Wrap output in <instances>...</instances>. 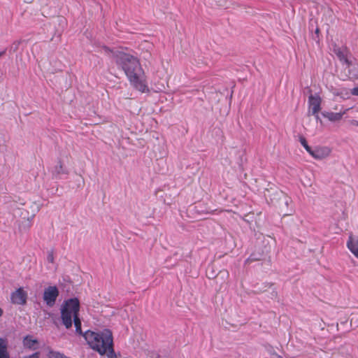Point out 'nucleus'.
Listing matches in <instances>:
<instances>
[{
	"label": "nucleus",
	"mask_w": 358,
	"mask_h": 358,
	"mask_svg": "<svg viewBox=\"0 0 358 358\" xmlns=\"http://www.w3.org/2000/svg\"><path fill=\"white\" fill-rule=\"evenodd\" d=\"M103 52L115 59L134 89L141 93L149 92L147 77L137 57L124 50H113L106 46L103 47Z\"/></svg>",
	"instance_id": "1"
},
{
	"label": "nucleus",
	"mask_w": 358,
	"mask_h": 358,
	"mask_svg": "<svg viewBox=\"0 0 358 358\" xmlns=\"http://www.w3.org/2000/svg\"><path fill=\"white\" fill-rule=\"evenodd\" d=\"M84 337L89 346L101 355H107L111 358L114 353L113 337L108 329L99 331H87Z\"/></svg>",
	"instance_id": "2"
},
{
	"label": "nucleus",
	"mask_w": 358,
	"mask_h": 358,
	"mask_svg": "<svg viewBox=\"0 0 358 358\" xmlns=\"http://www.w3.org/2000/svg\"><path fill=\"white\" fill-rule=\"evenodd\" d=\"M79 310L80 302L77 298L66 300L61 306V319L66 329L71 327L73 321L76 333L81 334V321L78 317Z\"/></svg>",
	"instance_id": "3"
},
{
	"label": "nucleus",
	"mask_w": 358,
	"mask_h": 358,
	"mask_svg": "<svg viewBox=\"0 0 358 358\" xmlns=\"http://www.w3.org/2000/svg\"><path fill=\"white\" fill-rule=\"evenodd\" d=\"M59 296V290L56 286H49L43 292V301L49 307H52Z\"/></svg>",
	"instance_id": "4"
},
{
	"label": "nucleus",
	"mask_w": 358,
	"mask_h": 358,
	"mask_svg": "<svg viewBox=\"0 0 358 358\" xmlns=\"http://www.w3.org/2000/svg\"><path fill=\"white\" fill-rule=\"evenodd\" d=\"M321 103L322 100L319 95L311 94L308 97V109L309 111L312 113L313 115H316L318 117V113L321 109Z\"/></svg>",
	"instance_id": "5"
},
{
	"label": "nucleus",
	"mask_w": 358,
	"mask_h": 358,
	"mask_svg": "<svg viewBox=\"0 0 358 358\" xmlns=\"http://www.w3.org/2000/svg\"><path fill=\"white\" fill-rule=\"evenodd\" d=\"M27 293L22 287L18 288L17 290L11 293V302L17 305H24L27 303Z\"/></svg>",
	"instance_id": "6"
},
{
	"label": "nucleus",
	"mask_w": 358,
	"mask_h": 358,
	"mask_svg": "<svg viewBox=\"0 0 358 358\" xmlns=\"http://www.w3.org/2000/svg\"><path fill=\"white\" fill-rule=\"evenodd\" d=\"M331 150L327 146H318L312 149L309 153L314 159H323L331 154Z\"/></svg>",
	"instance_id": "7"
},
{
	"label": "nucleus",
	"mask_w": 358,
	"mask_h": 358,
	"mask_svg": "<svg viewBox=\"0 0 358 358\" xmlns=\"http://www.w3.org/2000/svg\"><path fill=\"white\" fill-rule=\"evenodd\" d=\"M333 52L336 55L341 62L345 63L346 65H350V61L348 59L350 52L346 47H339L336 45H334Z\"/></svg>",
	"instance_id": "8"
},
{
	"label": "nucleus",
	"mask_w": 358,
	"mask_h": 358,
	"mask_svg": "<svg viewBox=\"0 0 358 358\" xmlns=\"http://www.w3.org/2000/svg\"><path fill=\"white\" fill-rule=\"evenodd\" d=\"M348 249L358 259V236L350 234L346 243Z\"/></svg>",
	"instance_id": "9"
},
{
	"label": "nucleus",
	"mask_w": 358,
	"mask_h": 358,
	"mask_svg": "<svg viewBox=\"0 0 358 358\" xmlns=\"http://www.w3.org/2000/svg\"><path fill=\"white\" fill-rule=\"evenodd\" d=\"M348 109L344 110L343 111H341L339 113H333V112H323L322 116L327 119H328L331 122H337L342 119L343 116L346 113Z\"/></svg>",
	"instance_id": "10"
},
{
	"label": "nucleus",
	"mask_w": 358,
	"mask_h": 358,
	"mask_svg": "<svg viewBox=\"0 0 358 358\" xmlns=\"http://www.w3.org/2000/svg\"><path fill=\"white\" fill-rule=\"evenodd\" d=\"M23 344L27 348L35 350L37 348L38 341L32 336H27L23 340Z\"/></svg>",
	"instance_id": "11"
},
{
	"label": "nucleus",
	"mask_w": 358,
	"mask_h": 358,
	"mask_svg": "<svg viewBox=\"0 0 358 358\" xmlns=\"http://www.w3.org/2000/svg\"><path fill=\"white\" fill-rule=\"evenodd\" d=\"M0 358H9V354L7 351V341L3 338H0Z\"/></svg>",
	"instance_id": "12"
},
{
	"label": "nucleus",
	"mask_w": 358,
	"mask_h": 358,
	"mask_svg": "<svg viewBox=\"0 0 358 358\" xmlns=\"http://www.w3.org/2000/svg\"><path fill=\"white\" fill-rule=\"evenodd\" d=\"M350 76L353 78H358V63L352 64L350 61V65H347Z\"/></svg>",
	"instance_id": "13"
},
{
	"label": "nucleus",
	"mask_w": 358,
	"mask_h": 358,
	"mask_svg": "<svg viewBox=\"0 0 358 358\" xmlns=\"http://www.w3.org/2000/svg\"><path fill=\"white\" fill-rule=\"evenodd\" d=\"M48 358H68L64 354L56 351H50L48 355Z\"/></svg>",
	"instance_id": "14"
},
{
	"label": "nucleus",
	"mask_w": 358,
	"mask_h": 358,
	"mask_svg": "<svg viewBox=\"0 0 358 358\" xmlns=\"http://www.w3.org/2000/svg\"><path fill=\"white\" fill-rule=\"evenodd\" d=\"M55 171L57 174H65L67 173V171L64 169L61 162L59 163L55 168Z\"/></svg>",
	"instance_id": "15"
},
{
	"label": "nucleus",
	"mask_w": 358,
	"mask_h": 358,
	"mask_svg": "<svg viewBox=\"0 0 358 358\" xmlns=\"http://www.w3.org/2000/svg\"><path fill=\"white\" fill-rule=\"evenodd\" d=\"M299 141H300L301 145L306 149V150L308 153H310L312 148L308 145V143H307L306 138L304 137H301Z\"/></svg>",
	"instance_id": "16"
},
{
	"label": "nucleus",
	"mask_w": 358,
	"mask_h": 358,
	"mask_svg": "<svg viewBox=\"0 0 358 358\" xmlns=\"http://www.w3.org/2000/svg\"><path fill=\"white\" fill-rule=\"evenodd\" d=\"M47 260L50 263H54L55 257L52 252H50L48 254Z\"/></svg>",
	"instance_id": "17"
},
{
	"label": "nucleus",
	"mask_w": 358,
	"mask_h": 358,
	"mask_svg": "<svg viewBox=\"0 0 358 358\" xmlns=\"http://www.w3.org/2000/svg\"><path fill=\"white\" fill-rule=\"evenodd\" d=\"M39 357V353L38 352H35L34 354H32L31 355H29L28 357H26L24 358H38Z\"/></svg>",
	"instance_id": "18"
},
{
	"label": "nucleus",
	"mask_w": 358,
	"mask_h": 358,
	"mask_svg": "<svg viewBox=\"0 0 358 358\" xmlns=\"http://www.w3.org/2000/svg\"><path fill=\"white\" fill-rule=\"evenodd\" d=\"M352 94L355 96H358V87H355L352 90Z\"/></svg>",
	"instance_id": "19"
},
{
	"label": "nucleus",
	"mask_w": 358,
	"mask_h": 358,
	"mask_svg": "<svg viewBox=\"0 0 358 358\" xmlns=\"http://www.w3.org/2000/svg\"><path fill=\"white\" fill-rule=\"evenodd\" d=\"M352 124H353L354 125H356V126H357V127H358V121H357V120H354V121H352Z\"/></svg>",
	"instance_id": "20"
},
{
	"label": "nucleus",
	"mask_w": 358,
	"mask_h": 358,
	"mask_svg": "<svg viewBox=\"0 0 358 358\" xmlns=\"http://www.w3.org/2000/svg\"><path fill=\"white\" fill-rule=\"evenodd\" d=\"M5 53V51L0 52V57Z\"/></svg>",
	"instance_id": "21"
},
{
	"label": "nucleus",
	"mask_w": 358,
	"mask_h": 358,
	"mask_svg": "<svg viewBox=\"0 0 358 358\" xmlns=\"http://www.w3.org/2000/svg\"><path fill=\"white\" fill-rule=\"evenodd\" d=\"M2 313H3V311H2V310L0 308V316H1Z\"/></svg>",
	"instance_id": "22"
}]
</instances>
